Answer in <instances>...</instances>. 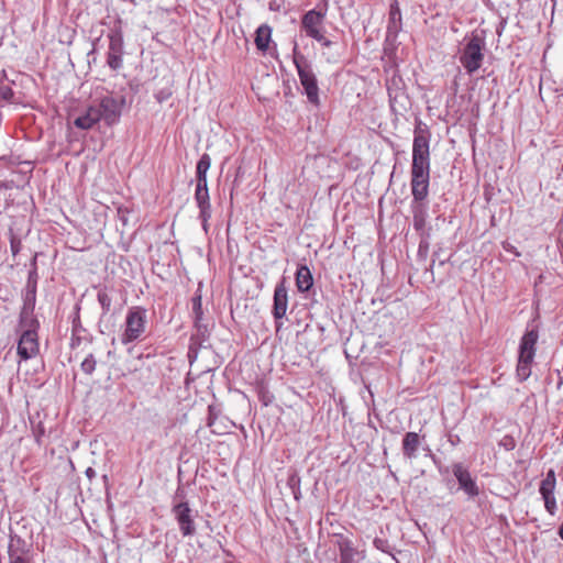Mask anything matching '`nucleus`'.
I'll list each match as a JSON object with an SVG mask.
<instances>
[{
	"instance_id": "obj_1",
	"label": "nucleus",
	"mask_w": 563,
	"mask_h": 563,
	"mask_svg": "<svg viewBox=\"0 0 563 563\" xmlns=\"http://www.w3.org/2000/svg\"><path fill=\"white\" fill-rule=\"evenodd\" d=\"M429 131L420 124L415 129L411 164V194L415 201H424L429 195Z\"/></svg>"
},
{
	"instance_id": "obj_2",
	"label": "nucleus",
	"mask_w": 563,
	"mask_h": 563,
	"mask_svg": "<svg viewBox=\"0 0 563 563\" xmlns=\"http://www.w3.org/2000/svg\"><path fill=\"white\" fill-rule=\"evenodd\" d=\"M294 64L296 66L299 80L307 95L309 102L319 104V87L311 64L298 51L297 44L294 47Z\"/></svg>"
},
{
	"instance_id": "obj_3",
	"label": "nucleus",
	"mask_w": 563,
	"mask_h": 563,
	"mask_svg": "<svg viewBox=\"0 0 563 563\" xmlns=\"http://www.w3.org/2000/svg\"><path fill=\"white\" fill-rule=\"evenodd\" d=\"M538 338L539 333L536 329L527 330L521 338L517 364V377L520 382H525L531 375V364L536 355Z\"/></svg>"
},
{
	"instance_id": "obj_4",
	"label": "nucleus",
	"mask_w": 563,
	"mask_h": 563,
	"mask_svg": "<svg viewBox=\"0 0 563 563\" xmlns=\"http://www.w3.org/2000/svg\"><path fill=\"white\" fill-rule=\"evenodd\" d=\"M184 499L185 492L178 488L174 497L172 512L178 523L180 533L184 537H191L196 533L195 516H197L198 512L194 511Z\"/></svg>"
},
{
	"instance_id": "obj_5",
	"label": "nucleus",
	"mask_w": 563,
	"mask_h": 563,
	"mask_svg": "<svg viewBox=\"0 0 563 563\" xmlns=\"http://www.w3.org/2000/svg\"><path fill=\"white\" fill-rule=\"evenodd\" d=\"M147 313L142 307L135 306L128 310L124 331L121 335V342L128 344L137 341L146 331Z\"/></svg>"
},
{
	"instance_id": "obj_6",
	"label": "nucleus",
	"mask_w": 563,
	"mask_h": 563,
	"mask_svg": "<svg viewBox=\"0 0 563 563\" xmlns=\"http://www.w3.org/2000/svg\"><path fill=\"white\" fill-rule=\"evenodd\" d=\"M484 40L478 35H473L464 45L460 55V63L467 74L472 75L481 68L484 60Z\"/></svg>"
},
{
	"instance_id": "obj_7",
	"label": "nucleus",
	"mask_w": 563,
	"mask_h": 563,
	"mask_svg": "<svg viewBox=\"0 0 563 563\" xmlns=\"http://www.w3.org/2000/svg\"><path fill=\"white\" fill-rule=\"evenodd\" d=\"M124 103L125 99L123 97L115 98L113 96H106L101 98L99 103L96 104L98 112L101 114V121L109 126L117 123L121 117Z\"/></svg>"
},
{
	"instance_id": "obj_8",
	"label": "nucleus",
	"mask_w": 563,
	"mask_h": 563,
	"mask_svg": "<svg viewBox=\"0 0 563 563\" xmlns=\"http://www.w3.org/2000/svg\"><path fill=\"white\" fill-rule=\"evenodd\" d=\"M324 14L317 10H310L302 16L301 26L307 36L321 41L323 30Z\"/></svg>"
},
{
	"instance_id": "obj_9",
	"label": "nucleus",
	"mask_w": 563,
	"mask_h": 563,
	"mask_svg": "<svg viewBox=\"0 0 563 563\" xmlns=\"http://www.w3.org/2000/svg\"><path fill=\"white\" fill-rule=\"evenodd\" d=\"M18 355L26 361L38 354L40 344L37 333L22 331L18 342Z\"/></svg>"
},
{
	"instance_id": "obj_10",
	"label": "nucleus",
	"mask_w": 563,
	"mask_h": 563,
	"mask_svg": "<svg viewBox=\"0 0 563 563\" xmlns=\"http://www.w3.org/2000/svg\"><path fill=\"white\" fill-rule=\"evenodd\" d=\"M452 472L459 482L460 488L463 489L465 494L470 497L478 496L479 488L462 463H454L452 465Z\"/></svg>"
},
{
	"instance_id": "obj_11",
	"label": "nucleus",
	"mask_w": 563,
	"mask_h": 563,
	"mask_svg": "<svg viewBox=\"0 0 563 563\" xmlns=\"http://www.w3.org/2000/svg\"><path fill=\"white\" fill-rule=\"evenodd\" d=\"M288 307V294L286 279L282 278L276 285L273 297V316L275 320L283 319L286 316Z\"/></svg>"
},
{
	"instance_id": "obj_12",
	"label": "nucleus",
	"mask_w": 563,
	"mask_h": 563,
	"mask_svg": "<svg viewBox=\"0 0 563 563\" xmlns=\"http://www.w3.org/2000/svg\"><path fill=\"white\" fill-rule=\"evenodd\" d=\"M192 301V314L195 321V328L197 329V334L191 336V341L195 342L199 340L200 342L205 341L208 333V328L202 323V301L201 296L196 295L191 299Z\"/></svg>"
},
{
	"instance_id": "obj_13",
	"label": "nucleus",
	"mask_w": 563,
	"mask_h": 563,
	"mask_svg": "<svg viewBox=\"0 0 563 563\" xmlns=\"http://www.w3.org/2000/svg\"><path fill=\"white\" fill-rule=\"evenodd\" d=\"M195 200L199 208V219L201 220V224L203 230L208 231V221L211 218V205L209 191L196 190L195 191Z\"/></svg>"
},
{
	"instance_id": "obj_14",
	"label": "nucleus",
	"mask_w": 563,
	"mask_h": 563,
	"mask_svg": "<svg viewBox=\"0 0 563 563\" xmlns=\"http://www.w3.org/2000/svg\"><path fill=\"white\" fill-rule=\"evenodd\" d=\"M25 547L26 544L23 539L18 536L11 537L8 547L9 563H29L24 558V554L27 552Z\"/></svg>"
},
{
	"instance_id": "obj_15",
	"label": "nucleus",
	"mask_w": 563,
	"mask_h": 563,
	"mask_svg": "<svg viewBox=\"0 0 563 563\" xmlns=\"http://www.w3.org/2000/svg\"><path fill=\"white\" fill-rule=\"evenodd\" d=\"M401 30V12L397 0H393L389 9V18L387 24V38L394 41Z\"/></svg>"
},
{
	"instance_id": "obj_16",
	"label": "nucleus",
	"mask_w": 563,
	"mask_h": 563,
	"mask_svg": "<svg viewBox=\"0 0 563 563\" xmlns=\"http://www.w3.org/2000/svg\"><path fill=\"white\" fill-rule=\"evenodd\" d=\"M421 445V437L417 432H407L404 435L401 451L406 459L413 460L418 456V450Z\"/></svg>"
},
{
	"instance_id": "obj_17",
	"label": "nucleus",
	"mask_w": 563,
	"mask_h": 563,
	"mask_svg": "<svg viewBox=\"0 0 563 563\" xmlns=\"http://www.w3.org/2000/svg\"><path fill=\"white\" fill-rule=\"evenodd\" d=\"M100 115L101 114L98 112L97 106L92 104L88 107L82 114L75 119L74 125L81 130H90L95 124L101 121Z\"/></svg>"
},
{
	"instance_id": "obj_18",
	"label": "nucleus",
	"mask_w": 563,
	"mask_h": 563,
	"mask_svg": "<svg viewBox=\"0 0 563 563\" xmlns=\"http://www.w3.org/2000/svg\"><path fill=\"white\" fill-rule=\"evenodd\" d=\"M313 285V278L307 265H299L296 272V286L298 291L306 292Z\"/></svg>"
},
{
	"instance_id": "obj_19",
	"label": "nucleus",
	"mask_w": 563,
	"mask_h": 563,
	"mask_svg": "<svg viewBox=\"0 0 563 563\" xmlns=\"http://www.w3.org/2000/svg\"><path fill=\"white\" fill-rule=\"evenodd\" d=\"M36 302V282L31 280V276L29 277L26 287L23 292V307L21 311L34 312Z\"/></svg>"
},
{
	"instance_id": "obj_20",
	"label": "nucleus",
	"mask_w": 563,
	"mask_h": 563,
	"mask_svg": "<svg viewBox=\"0 0 563 563\" xmlns=\"http://www.w3.org/2000/svg\"><path fill=\"white\" fill-rule=\"evenodd\" d=\"M272 37V29L267 24H262L255 32V45L258 51L266 52Z\"/></svg>"
},
{
	"instance_id": "obj_21",
	"label": "nucleus",
	"mask_w": 563,
	"mask_h": 563,
	"mask_svg": "<svg viewBox=\"0 0 563 563\" xmlns=\"http://www.w3.org/2000/svg\"><path fill=\"white\" fill-rule=\"evenodd\" d=\"M40 328L38 320L34 317V312L21 311L20 320H19V329L22 331H30L32 333H37V329Z\"/></svg>"
},
{
	"instance_id": "obj_22",
	"label": "nucleus",
	"mask_w": 563,
	"mask_h": 563,
	"mask_svg": "<svg viewBox=\"0 0 563 563\" xmlns=\"http://www.w3.org/2000/svg\"><path fill=\"white\" fill-rule=\"evenodd\" d=\"M422 202L423 201H415V200L412 202L413 228L417 231H421L426 225L427 210H426V206Z\"/></svg>"
},
{
	"instance_id": "obj_23",
	"label": "nucleus",
	"mask_w": 563,
	"mask_h": 563,
	"mask_svg": "<svg viewBox=\"0 0 563 563\" xmlns=\"http://www.w3.org/2000/svg\"><path fill=\"white\" fill-rule=\"evenodd\" d=\"M340 561L339 563H354V556L357 551L353 548L351 541L344 539L339 542Z\"/></svg>"
},
{
	"instance_id": "obj_24",
	"label": "nucleus",
	"mask_w": 563,
	"mask_h": 563,
	"mask_svg": "<svg viewBox=\"0 0 563 563\" xmlns=\"http://www.w3.org/2000/svg\"><path fill=\"white\" fill-rule=\"evenodd\" d=\"M556 486V477L554 470H549L545 474V477L541 481L539 492L541 496L544 495H554Z\"/></svg>"
},
{
	"instance_id": "obj_25",
	"label": "nucleus",
	"mask_w": 563,
	"mask_h": 563,
	"mask_svg": "<svg viewBox=\"0 0 563 563\" xmlns=\"http://www.w3.org/2000/svg\"><path fill=\"white\" fill-rule=\"evenodd\" d=\"M109 53H122L123 54V35L121 30H112L109 35Z\"/></svg>"
},
{
	"instance_id": "obj_26",
	"label": "nucleus",
	"mask_w": 563,
	"mask_h": 563,
	"mask_svg": "<svg viewBox=\"0 0 563 563\" xmlns=\"http://www.w3.org/2000/svg\"><path fill=\"white\" fill-rule=\"evenodd\" d=\"M98 302L102 309V316H106L111 310L112 297L109 295L106 287L100 288L97 295Z\"/></svg>"
},
{
	"instance_id": "obj_27",
	"label": "nucleus",
	"mask_w": 563,
	"mask_h": 563,
	"mask_svg": "<svg viewBox=\"0 0 563 563\" xmlns=\"http://www.w3.org/2000/svg\"><path fill=\"white\" fill-rule=\"evenodd\" d=\"M209 416H208V427L211 429L212 433L221 434L222 430L217 428V419L219 417L220 411L214 406L208 407Z\"/></svg>"
},
{
	"instance_id": "obj_28",
	"label": "nucleus",
	"mask_w": 563,
	"mask_h": 563,
	"mask_svg": "<svg viewBox=\"0 0 563 563\" xmlns=\"http://www.w3.org/2000/svg\"><path fill=\"white\" fill-rule=\"evenodd\" d=\"M210 166H211V157L207 153L202 154L197 163L196 174L207 176V173H208Z\"/></svg>"
},
{
	"instance_id": "obj_29",
	"label": "nucleus",
	"mask_w": 563,
	"mask_h": 563,
	"mask_svg": "<svg viewBox=\"0 0 563 563\" xmlns=\"http://www.w3.org/2000/svg\"><path fill=\"white\" fill-rule=\"evenodd\" d=\"M122 53H109L107 54V64L112 70H118L122 67Z\"/></svg>"
},
{
	"instance_id": "obj_30",
	"label": "nucleus",
	"mask_w": 563,
	"mask_h": 563,
	"mask_svg": "<svg viewBox=\"0 0 563 563\" xmlns=\"http://www.w3.org/2000/svg\"><path fill=\"white\" fill-rule=\"evenodd\" d=\"M96 358L92 354H89L80 364L81 371L87 374L91 375L96 369Z\"/></svg>"
},
{
	"instance_id": "obj_31",
	"label": "nucleus",
	"mask_w": 563,
	"mask_h": 563,
	"mask_svg": "<svg viewBox=\"0 0 563 563\" xmlns=\"http://www.w3.org/2000/svg\"><path fill=\"white\" fill-rule=\"evenodd\" d=\"M287 485L292 490L295 498L298 499L300 495V477L296 473L290 474L287 479Z\"/></svg>"
},
{
	"instance_id": "obj_32",
	"label": "nucleus",
	"mask_w": 563,
	"mask_h": 563,
	"mask_svg": "<svg viewBox=\"0 0 563 563\" xmlns=\"http://www.w3.org/2000/svg\"><path fill=\"white\" fill-rule=\"evenodd\" d=\"M544 500V507L550 515H554L556 510V500L554 495H544L542 496Z\"/></svg>"
},
{
	"instance_id": "obj_33",
	"label": "nucleus",
	"mask_w": 563,
	"mask_h": 563,
	"mask_svg": "<svg viewBox=\"0 0 563 563\" xmlns=\"http://www.w3.org/2000/svg\"><path fill=\"white\" fill-rule=\"evenodd\" d=\"M13 95H14V92L11 87H9V86L0 87V101L1 100L10 101L13 98Z\"/></svg>"
},
{
	"instance_id": "obj_34",
	"label": "nucleus",
	"mask_w": 563,
	"mask_h": 563,
	"mask_svg": "<svg viewBox=\"0 0 563 563\" xmlns=\"http://www.w3.org/2000/svg\"><path fill=\"white\" fill-rule=\"evenodd\" d=\"M196 180H197L196 190L209 191L208 190V180H207L206 175L196 174Z\"/></svg>"
},
{
	"instance_id": "obj_35",
	"label": "nucleus",
	"mask_w": 563,
	"mask_h": 563,
	"mask_svg": "<svg viewBox=\"0 0 563 563\" xmlns=\"http://www.w3.org/2000/svg\"><path fill=\"white\" fill-rule=\"evenodd\" d=\"M172 96V90L168 88L161 89L155 93V99L162 103L166 101Z\"/></svg>"
},
{
	"instance_id": "obj_36",
	"label": "nucleus",
	"mask_w": 563,
	"mask_h": 563,
	"mask_svg": "<svg viewBox=\"0 0 563 563\" xmlns=\"http://www.w3.org/2000/svg\"><path fill=\"white\" fill-rule=\"evenodd\" d=\"M21 246L22 244L20 239L12 236L10 240V249L14 256L21 251Z\"/></svg>"
},
{
	"instance_id": "obj_37",
	"label": "nucleus",
	"mask_w": 563,
	"mask_h": 563,
	"mask_svg": "<svg viewBox=\"0 0 563 563\" xmlns=\"http://www.w3.org/2000/svg\"><path fill=\"white\" fill-rule=\"evenodd\" d=\"M323 47H330L331 45H333V42L329 38H327L323 34H322V38L321 41H318Z\"/></svg>"
},
{
	"instance_id": "obj_38",
	"label": "nucleus",
	"mask_w": 563,
	"mask_h": 563,
	"mask_svg": "<svg viewBox=\"0 0 563 563\" xmlns=\"http://www.w3.org/2000/svg\"><path fill=\"white\" fill-rule=\"evenodd\" d=\"M449 441L451 442L452 445H456L460 442V438L459 435H450Z\"/></svg>"
},
{
	"instance_id": "obj_39",
	"label": "nucleus",
	"mask_w": 563,
	"mask_h": 563,
	"mask_svg": "<svg viewBox=\"0 0 563 563\" xmlns=\"http://www.w3.org/2000/svg\"><path fill=\"white\" fill-rule=\"evenodd\" d=\"M86 475H87V477H89L91 479L92 477L96 476V471L93 468H91V467H88L86 470Z\"/></svg>"
},
{
	"instance_id": "obj_40",
	"label": "nucleus",
	"mask_w": 563,
	"mask_h": 563,
	"mask_svg": "<svg viewBox=\"0 0 563 563\" xmlns=\"http://www.w3.org/2000/svg\"><path fill=\"white\" fill-rule=\"evenodd\" d=\"M118 212H119V216H120L121 220L123 221V223H126V218H125V216H124L123 210L120 208V209L118 210Z\"/></svg>"
},
{
	"instance_id": "obj_41",
	"label": "nucleus",
	"mask_w": 563,
	"mask_h": 563,
	"mask_svg": "<svg viewBox=\"0 0 563 563\" xmlns=\"http://www.w3.org/2000/svg\"><path fill=\"white\" fill-rule=\"evenodd\" d=\"M560 538L563 540V523L559 527V531H558Z\"/></svg>"
},
{
	"instance_id": "obj_42",
	"label": "nucleus",
	"mask_w": 563,
	"mask_h": 563,
	"mask_svg": "<svg viewBox=\"0 0 563 563\" xmlns=\"http://www.w3.org/2000/svg\"><path fill=\"white\" fill-rule=\"evenodd\" d=\"M560 249H561V252L563 253V239L561 240Z\"/></svg>"
}]
</instances>
